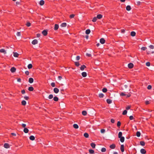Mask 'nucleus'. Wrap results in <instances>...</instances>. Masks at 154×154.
<instances>
[{
  "mask_svg": "<svg viewBox=\"0 0 154 154\" xmlns=\"http://www.w3.org/2000/svg\"><path fill=\"white\" fill-rule=\"evenodd\" d=\"M119 138H120V141L121 142L123 143L124 141L125 138L124 137H121Z\"/></svg>",
  "mask_w": 154,
  "mask_h": 154,
  "instance_id": "nucleus-16",
  "label": "nucleus"
},
{
  "mask_svg": "<svg viewBox=\"0 0 154 154\" xmlns=\"http://www.w3.org/2000/svg\"><path fill=\"white\" fill-rule=\"evenodd\" d=\"M122 132H119V134H118V137H119V138H120V137H122Z\"/></svg>",
  "mask_w": 154,
  "mask_h": 154,
  "instance_id": "nucleus-37",
  "label": "nucleus"
},
{
  "mask_svg": "<svg viewBox=\"0 0 154 154\" xmlns=\"http://www.w3.org/2000/svg\"><path fill=\"white\" fill-rule=\"evenodd\" d=\"M38 41L37 40L34 39L32 41V43L33 45H35L37 44L38 43Z\"/></svg>",
  "mask_w": 154,
  "mask_h": 154,
  "instance_id": "nucleus-5",
  "label": "nucleus"
},
{
  "mask_svg": "<svg viewBox=\"0 0 154 154\" xmlns=\"http://www.w3.org/2000/svg\"><path fill=\"white\" fill-rule=\"evenodd\" d=\"M13 55L14 57H18L19 54L17 52H14Z\"/></svg>",
  "mask_w": 154,
  "mask_h": 154,
  "instance_id": "nucleus-15",
  "label": "nucleus"
},
{
  "mask_svg": "<svg viewBox=\"0 0 154 154\" xmlns=\"http://www.w3.org/2000/svg\"><path fill=\"white\" fill-rule=\"evenodd\" d=\"M109 147L111 149H114L116 147V145L114 144H112L110 145Z\"/></svg>",
  "mask_w": 154,
  "mask_h": 154,
  "instance_id": "nucleus-8",
  "label": "nucleus"
},
{
  "mask_svg": "<svg viewBox=\"0 0 154 154\" xmlns=\"http://www.w3.org/2000/svg\"><path fill=\"white\" fill-rule=\"evenodd\" d=\"M87 112L86 111L84 110L82 111V114L83 116H86L87 114Z\"/></svg>",
  "mask_w": 154,
  "mask_h": 154,
  "instance_id": "nucleus-33",
  "label": "nucleus"
},
{
  "mask_svg": "<svg viewBox=\"0 0 154 154\" xmlns=\"http://www.w3.org/2000/svg\"><path fill=\"white\" fill-rule=\"evenodd\" d=\"M32 64H29L28 65V68L29 69H31L32 68Z\"/></svg>",
  "mask_w": 154,
  "mask_h": 154,
  "instance_id": "nucleus-32",
  "label": "nucleus"
},
{
  "mask_svg": "<svg viewBox=\"0 0 154 154\" xmlns=\"http://www.w3.org/2000/svg\"><path fill=\"white\" fill-rule=\"evenodd\" d=\"M21 93L23 94H24L25 93V91L24 90H23L21 91Z\"/></svg>",
  "mask_w": 154,
  "mask_h": 154,
  "instance_id": "nucleus-64",
  "label": "nucleus"
},
{
  "mask_svg": "<svg viewBox=\"0 0 154 154\" xmlns=\"http://www.w3.org/2000/svg\"><path fill=\"white\" fill-rule=\"evenodd\" d=\"M26 25L27 26L29 27L31 26V23L30 22H28Z\"/></svg>",
  "mask_w": 154,
  "mask_h": 154,
  "instance_id": "nucleus-49",
  "label": "nucleus"
},
{
  "mask_svg": "<svg viewBox=\"0 0 154 154\" xmlns=\"http://www.w3.org/2000/svg\"><path fill=\"white\" fill-rule=\"evenodd\" d=\"M146 47H143L141 48V50L142 51H145L146 49Z\"/></svg>",
  "mask_w": 154,
  "mask_h": 154,
  "instance_id": "nucleus-45",
  "label": "nucleus"
},
{
  "mask_svg": "<svg viewBox=\"0 0 154 154\" xmlns=\"http://www.w3.org/2000/svg\"><path fill=\"white\" fill-rule=\"evenodd\" d=\"M51 85L52 87H55V83H54V82H52V83H51Z\"/></svg>",
  "mask_w": 154,
  "mask_h": 154,
  "instance_id": "nucleus-52",
  "label": "nucleus"
},
{
  "mask_svg": "<svg viewBox=\"0 0 154 154\" xmlns=\"http://www.w3.org/2000/svg\"><path fill=\"white\" fill-rule=\"evenodd\" d=\"M104 96V94L103 93H100L99 94V97L100 98H102Z\"/></svg>",
  "mask_w": 154,
  "mask_h": 154,
  "instance_id": "nucleus-38",
  "label": "nucleus"
},
{
  "mask_svg": "<svg viewBox=\"0 0 154 154\" xmlns=\"http://www.w3.org/2000/svg\"><path fill=\"white\" fill-rule=\"evenodd\" d=\"M150 63L149 62H147L146 63V65L147 66H150Z\"/></svg>",
  "mask_w": 154,
  "mask_h": 154,
  "instance_id": "nucleus-50",
  "label": "nucleus"
},
{
  "mask_svg": "<svg viewBox=\"0 0 154 154\" xmlns=\"http://www.w3.org/2000/svg\"><path fill=\"white\" fill-rule=\"evenodd\" d=\"M54 91L55 93H57L59 91V90L57 88H54Z\"/></svg>",
  "mask_w": 154,
  "mask_h": 154,
  "instance_id": "nucleus-9",
  "label": "nucleus"
},
{
  "mask_svg": "<svg viewBox=\"0 0 154 154\" xmlns=\"http://www.w3.org/2000/svg\"><path fill=\"white\" fill-rule=\"evenodd\" d=\"M152 88V86L151 85H148L147 87V88L149 89L150 90Z\"/></svg>",
  "mask_w": 154,
  "mask_h": 154,
  "instance_id": "nucleus-53",
  "label": "nucleus"
},
{
  "mask_svg": "<svg viewBox=\"0 0 154 154\" xmlns=\"http://www.w3.org/2000/svg\"><path fill=\"white\" fill-rule=\"evenodd\" d=\"M60 26L62 27H65L66 26V23H63L61 24Z\"/></svg>",
  "mask_w": 154,
  "mask_h": 154,
  "instance_id": "nucleus-26",
  "label": "nucleus"
},
{
  "mask_svg": "<svg viewBox=\"0 0 154 154\" xmlns=\"http://www.w3.org/2000/svg\"><path fill=\"white\" fill-rule=\"evenodd\" d=\"M134 66L133 64L132 63H129L128 65V66L129 68H132Z\"/></svg>",
  "mask_w": 154,
  "mask_h": 154,
  "instance_id": "nucleus-6",
  "label": "nucleus"
},
{
  "mask_svg": "<svg viewBox=\"0 0 154 154\" xmlns=\"http://www.w3.org/2000/svg\"><path fill=\"white\" fill-rule=\"evenodd\" d=\"M22 126L24 128H26L25 127L26 126V124H22Z\"/></svg>",
  "mask_w": 154,
  "mask_h": 154,
  "instance_id": "nucleus-58",
  "label": "nucleus"
},
{
  "mask_svg": "<svg viewBox=\"0 0 154 154\" xmlns=\"http://www.w3.org/2000/svg\"><path fill=\"white\" fill-rule=\"evenodd\" d=\"M42 34L46 36L48 34L47 31L46 30H44L42 32Z\"/></svg>",
  "mask_w": 154,
  "mask_h": 154,
  "instance_id": "nucleus-4",
  "label": "nucleus"
},
{
  "mask_svg": "<svg viewBox=\"0 0 154 154\" xmlns=\"http://www.w3.org/2000/svg\"><path fill=\"white\" fill-rule=\"evenodd\" d=\"M91 146L93 148H94L95 147L96 145L94 143H91Z\"/></svg>",
  "mask_w": 154,
  "mask_h": 154,
  "instance_id": "nucleus-22",
  "label": "nucleus"
},
{
  "mask_svg": "<svg viewBox=\"0 0 154 154\" xmlns=\"http://www.w3.org/2000/svg\"><path fill=\"white\" fill-rule=\"evenodd\" d=\"M140 152L142 154H145L146 152V150L144 149H140Z\"/></svg>",
  "mask_w": 154,
  "mask_h": 154,
  "instance_id": "nucleus-1",
  "label": "nucleus"
},
{
  "mask_svg": "<svg viewBox=\"0 0 154 154\" xmlns=\"http://www.w3.org/2000/svg\"><path fill=\"white\" fill-rule=\"evenodd\" d=\"M97 17H95L93 18L92 21L93 22H95L97 21Z\"/></svg>",
  "mask_w": 154,
  "mask_h": 154,
  "instance_id": "nucleus-43",
  "label": "nucleus"
},
{
  "mask_svg": "<svg viewBox=\"0 0 154 154\" xmlns=\"http://www.w3.org/2000/svg\"><path fill=\"white\" fill-rule=\"evenodd\" d=\"M75 16V15L74 14H72L69 16V17L70 18H72L74 17Z\"/></svg>",
  "mask_w": 154,
  "mask_h": 154,
  "instance_id": "nucleus-48",
  "label": "nucleus"
},
{
  "mask_svg": "<svg viewBox=\"0 0 154 154\" xmlns=\"http://www.w3.org/2000/svg\"><path fill=\"white\" fill-rule=\"evenodd\" d=\"M120 95L122 96H124L126 95L124 93L122 92L121 93Z\"/></svg>",
  "mask_w": 154,
  "mask_h": 154,
  "instance_id": "nucleus-63",
  "label": "nucleus"
},
{
  "mask_svg": "<svg viewBox=\"0 0 154 154\" xmlns=\"http://www.w3.org/2000/svg\"><path fill=\"white\" fill-rule=\"evenodd\" d=\"M121 122L120 121H118L117 123V126L118 127H119L121 125Z\"/></svg>",
  "mask_w": 154,
  "mask_h": 154,
  "instance_id": "nucleus-46",
  "label": "nucleus"
},
{
  "mask_svg": "<svg viewBox=\"0 0 154 154\" xmlns=\"http://www.w3.org/2000/svg\"><path fill=\"white\" fill-rule=\"evenodd\" d=\"M106 102L108 104H110L112 102V100L110 99H107L106 100Z\"/></svg>",
  "mask_w": 154,
  "mask_h": 154,
  "instance_id": "nucleus-28",
  "label": "nucleus"
},
{
  "mask_svg": "<svg viewBox=\"0 0 154 154\" xmlns=\"http://www.w3.org/2000/svg\"><path fill=\"white\" fill-rule=\"evenodd\" d=\"M53 100L55 101H58L59 99L57 97L55 96L54 97Z\"/></svg>",
  "mask_w": 154,
  "mask_h": 154,
  "instance_id": "nucleus-30",
  "label": "nucleus"
},
{
  "mask_svg": "<svg viewBox=\"0 0 154 154\" xmlns=\"http://www.w3.org/2000/svg\"><path fill=\"white\" fill-rule=\"evenodd\" d=\"M106 150V149L105 148L103 147L101 149V151L102 152H105Z\"/></svg>",
  "mask_w": 154,
  "mask_h": 154,
  "instance_id": "nucleus-39",
  "label": "nucleus"
},
{
  "mask_svg": "<svg viewBox=\"0 0 154 154\" xmlns=\"http://www.w3.org/2000/svg\"><path fill=\"white\" fill-rule=\"evenodd\" d=\"M80 56H77L76 57V60H79L80 59Z\"/></svg>",
  "mask_w": 154,
  "mask_h": 154,
  "instance_id": "nucleus-59",
  "label": "nucleus"
},
{
  "mask_svg": "<svg viewBox=\"0 0 154 154\" xmlns=\"http://www.w3.org/2000/svg\"><path fill=\"white\" fill-rule=\"evenodd\" d=\"M89 152L91 154H92L94 153V151L92 149H90L89 150Z\"/></svg>",
  "mask_w": 154,
  "mask_h": 154,
  "instance_id": "nucleus-41",
  "label": "nucleus"
},
{
  "mask_svg": "<svg viewBox=\"0 0 154 154\" xmlns=\"http://www.w3.org/2000/svg\"><path fill=\"white\" fill-rule=\"evenodd\" d=\"M21 103L23 105H25L26 104V102L25 100H23L22 101Z\"/></svg>",
  "mask_w": 154,
  "mask_h": 154,
  "instance_id": "nucleus-35",
  "label": "nucleus"
},
{
  "mask_svg": "<svg viewBox=\"0 0 154 154\" xmlns=\"http://www.w3.org/2000/svg\"><path fill=\"white\" fill-rule=\"evenodd\" d=\"M45 3V2L44 0H41L39 2V4L40 5L42 6Z\"/></svg>",
  "mask_w": 154,
  "mask_h": 154,
  "instance_id": "nucleus-20",
  "label": "nucleus"
},
{
  "mask_svg": "<svg viewBox=\"0 0 154 154\" xmlns=\"http://www.w3.org/2000/svg\"><path fill=\"white\" fill-rule=\"evenodd\" d=\"M122 152H123L124 151V146L123 145H122L120 148Z\"/></svg>",
  "mask_w": 154,
  "mask_h": 154,
  "instance_id": "nucleus-12",
  "label": "nucleus"
},
{
  "mask_svg": "<svg viewBox=\"0 0 154 154\" xmlns=\"http://www.w3.org/2000/svg\"><path fill=\"white\" fill-rule=\"evenodd\" d=\"M33 79L32 78H30L29 79V82L31 84L33 82Z\"/></svg>",
  "mask_w": 154,
  "mask_h": 154,
  "instance_id": "nucleus-11",
  "label": "nucleus"
},
{
  "mask_svg": "<svg viewBox=\"0 0 154 154\" xmlns=\"http://www.w3.org/2000/svg\"><path fill=\"white\" fill-rule=\"evenodd\" d=\"M23 131L25 133H27L28 132L29 130L26 128H24L23 130Z\"/></svg>",
  "mask_w": 154,
  "mask_h": 154,
  "instance_id": "nucleus-18",
  "label": "nucleus"
},
{
  "mask_svg": "<svg viewBox=\"0 0 154 154\" xmlns=\"http://www.w3.org/2000/svg\"><path fill=\"white\" fill-rule=\"evenodd\" d=\"M28 90L30 91H32L34 90V88L30 86L29 87Z\"/></svg>",
  "mask_w": 154,
  "mask_h": 154,
  "instance_id": "nucleus-25",
  "label": "nucleus"
},
{
  "mask_svg": "<svg viewBox=\"0 0 154 154\" xmlns=\"http://www.w3.org/2000/svg\"><path fill=\"white\" fill-rule=\"evenodd\" d=\"M102 91L104 93H105L107 91V89L106 88H104L102 89Z\"/></svg>",
  "mask_w": 154,
  "mask_h": 154,
  "instance_id": "nucleus-42",
  "label": "nucleus"
},
{
  "mask_svg": "<svg viewBox=\"0 0 154 154\" xmlns=\"http://www.w3.org/2000/svg\"><path fill=\"white\" fill-rule=\"evenodd\" d=\"M53 97V95H52V94H51L49 95V96L48 97V98L50 99H52Z\"/></svg>",
  "mask_w": 154,
  "mask_h": 154,
  "instance_id": "nucleus-40",
  "label": "nucleus"
},
{
  "mask_svg": "<svg viewBox=\"0 0 154 154\" xmlns=\"http://www.w3.org/2000/svg\"><path fill=\"white\" fill-rule=\"evenodd\" d=\"M100 42L101 44H104L105 42V40L103 38H100Z\"/></svg>",
  "mask_w": 154,
  "mask_h": 154,
  "instance_id": "nucleus-3",
  "label": "nucleus"
},
{
  "mask_svg": "<svg viewBox=\"0 0 154 154\" xmlns=\"http://www.w3.org/2000/svg\"><path fill=\"white\" fill-rule=\"evenodd\" d=\"M136 35V33L134 31H132L131 32V35L132 36H134Z\"/></svg>",
  "mask_w": 154,
  "mask_h": 154,
  "instance_id": "nucleus-19",
  "label": "nucleus"
},
{
  "mask_svg": "<svg viewBox=\"0 0 154 154\" xmlns=\"http://www.w3.org/2000/svg\"><path fill=\"white\" fill-rule=\"evenodd\" d=\"M127 111L126 110H125L123 111V112L122 113V114L123 115H125L127 114Z\"/></svg>",
  "mask_w": 154,
  "mask_h": 154,
  "instance_id": "nucleus-44",
  "label": "nucleus"
},
{
  "mask_svg": "<svg viewBox=\"0 0 154 154\" xmlns=\"http://www.w3.org/2000/svg\"><path fill=\"white\" fill-rule=\"evenodd\" d=\"M140 144L142 146H144L145 145V143L143 141H141L140 142Z\"/></svg>",
  "mask_w": 154,
  "mask_h": 154,
  "instance_id": "nucleus-34",
  "label": "nucleus"
},
{
  "mask_svg": "<svg viewBox=\"0 0 154 154\" xmlns=\"http://www.w3.org/2000/svg\"><path fill=\"white\" fill-rule=\"evenodd\" d=\"M149 48L151 49H153L154 48V46L152 45H150L149 46Z\"/></svg>",
  "mask_w": 154,
  "mask_h": 154,
  "instance_id": "nucleus-51",
  "label": "nucleus"
},
{
  "mask_svg": "<svg viewBox=\"0 0 154 154\" xmlns=\"http://www.w3.org/2000/svg\"><path fill=\"white\" fill-rule=\"evenodd\" d=\"M17 35L19 36H20L21 35V33L20 32H18L16 34Z\"/></svg>",
  "mask_w": 154,
  "mask_h": 154,
  "instance_id": "nucleus-54",
  "label": "nucleus"
},
{
  "mask_svg": "<svg viewBox=\"0 0 154 154\" xmlns=\"http://www.w3.org/2000/svg\"><path fill=\"white\" fill-rule=\"evenodd\" d=\"M16 68L14 67H11L10 69L12 73L15 72L16 71Z\"/></svg>",
  "mask_w": 154,
  "mask_h": 154,
  "instance_id": "nucleus-2",
  "label": "nucleus"
},
{
  "mask_svg": "<svg viewBox=\"0 0 154 154\" xmlns=\"http://www.w3.org/2000/svg\"><path fill=\"white\" fill-rule=\"evenodd\" d=\"M86 67V66L84 65H83L81 66L80 69L81 70L83 71L84 70V69Z\"/></svg>",
  "mask_w": 154,
  "mask_h": 154,
  "instance_id": "nucleus-13",
  "label": "nucleus"
},
{
  "mask_svg": "<svg viewBox=\"0 0 154 154\" xmlns=\"http://www.w3.org/2000/svg\"><path fill=\"white\" fill-rule=\"evenodd\" d=\"M126 9L128 11H130L131 10V7L130 6L128 5L126 7Z\"/></svg>",
  "mask_w": 154,
  "mask_h": 154,
  "instance_id": "nucleus-17",
  "label": "nucleus"
},
{
  "mask_svg": "<svg viewBox=\"0 0 154 154\" xmlns=\"http://www.w3.org/2000/svg\"><path fill=\"white\" fill-rule=\"evenodd\" d=\"M24 98L25 100H27L28 99L29 97L27 96H25L24 97Z\"/></svg>",
  "mask_w": 154,
  "mask_h": 154,
  "instance_id": "nucleus-62",
  "label": "nucleus"
},
{
  "mask_svg": "<svg viewBox=\"0 0 154 154\" xmlns=\"http://www.w3.org/2000/svg\"><path fill=\"white\" fill-rule=\"evenodd\" d=\"M111 122L112 123H114L115 122V120L113 119H111Z\"/></svg>",
  "mask_w": 154,
  "mask_h": 154,
  "instance_id": "nucleus-61",
  "label": "nucleus"
},
{
  "mask_svg": "<svg viewBox=\"0 0 154 154\" xmlns=\"http://www.w3.org/2000/svg\"><path fill=\"white\" fill-rule=\"evenodd\" d=\"M102 17V15L100 14H99L97 15V18L98 19H100Z\"/></svg>",
  "mask_w": 154,
  "mask_h": 154,
  "instance_id": "nucleus-23",
  "label": "nucleus"
},
{
  "mask_svg": "<svg viewBox=\"0 0 154 154\" xmlns=\"http://www.w3.org/2000/svg\"><path fill=\"white\" fill-rule=\"evenodd\" d=\"M129 118H130V119L131 120H133V119H134V117H133V116H131L130 117H129Z\"/></svg>",
  "mask_w": 154,
  "mask_h": 154,
  "instance_id": "nucleus-60",
  "label": "nucleus"
},
{
  "mask_svg": "<svg viewBox=\"0 0 154 154\" xmlns=\"http://www.w3.org/2000/svg\"><path fill=\"white\" fill-rule=\"evenodd\" d=\"M25 73L26 75H28L29 73V72L28 71H26L25 72Z\"/></svg>",
  "mask_w": 154,
  "mask_h": 154,
  "instance_id": "nucleus-57",
  "label": "nucleus"
},
{
  "mask_svg": "<svg viewBox=\"0 0 154 154\" xmlns=\"http://www.w3.org/2000/svg\"><path fill=\"white\" fill-rule=\"evenodd\" d=\"M0 52L1 53H3L4 54H6V51L4 49H1L0 50Z\"/></svg>",
  "mask_w": 154,
  "mask_h": 154,
  "instance_id": "nucleus-10",
  "label": "nucleus"
},
{
  "mask_svg": "<svg viewBox=\"0 0 154 154\" xmlns=\"http://www.w3.org/2000/svg\"><path fill=\"white\" fill-rule=\"evenodd\" d=\"M82 75L83 77H85L87 76V74L85 72H83L82 73Z\"/></svg>",
  "mask_w": 154,
  "mask_h": 154,
  "instance_id": "nucleus-14",
  "label": "nucleus"
},
{
  "mask_svg": "<svg viewBox=\"0 0 154 154\" xmlns=\"http://www.w3.org/2000/svg\"><path fill=\"white\" fill-rule=\"evenodd\" d=\"M91 32V31L90 29H87L85 31V33L86 34H89Z\"/></svg>",
  "mask_w": 154,
  "mask_h": 154,
  "instance_id": "nucleus-27",
  "label": "nucleus"
},
{
  "mask_svg": "<svg viewBox=\"0 0 154 154\" xmlns=\"http://www.w3.org/2000/svg\"><path fill=\"white\" fill-rule=\"evenodd\" d=\"M4 147L5 148H8L10 147L8 143H5L4 144Z\"/></svg>",
  "mask_w": 154,
  "mask_h": 154,
  "instance_id": "nucleus-7",
  "label": "nucleus"
},
{
  "mask_svg": "<svg viewBox=\"0 0 154 154\" xmlns=\"http://www.w3.org/2000/svg\"><path fill=\"white\" fill-rule=\"evenodd\" d=\"M58 28H59L58 25L57 24H55L54 25V29L55 30H57L58 29Z\"/></svg>",
  "mask_w": 154,
  "mask_h": 154,
  "instance_id": "nucleus-24",
  "label": "nucleus"
},
{
  "mask_svg": "<svg viewBox=\"0 0 154 154\" xmlns=\"http://www.w3.org/2000/svg\"><path fill=\"white\" fill-rule=\"evenodd\" d=\"M86 55L88 57H91V55L90 54L86 53Z\"/></svg>",
  "mask_w": 154,
  "mask_h": 154,
  "instance_id": "nucleus-56",
  "label": "nucleus"
},
{
  "mask_svg": "<svg viewBox=\"0 0 154 154\" xmlns=\"http://www.w3.org/2000/svg\"><path fill=\"white\" fill-rule=\"evenodd\" d=\"M73 127L75 129H77L79 128V126L78 125L75 124L73 125Z\"/></svg>",
  "mask_w": 154,
  "mask_h": 154,
  "instance_id": "nucleus-29",
  "label": "nucleus"
},
{
  "mask_svg": "<svg viewBox=\"0 0 154 154\" xmlns=\"http://www.w3.org/2000/svg\"><path fill=\"white\" fill-rule=\"evenodd\" d=\"M136 136L139 137L140 136V131H137L136 133Z\"/></svg>",
  "mask_w": 154,
  "mask_h": 154,
  "instance_id": "nucleus-36",
  "label": "nucleus"
},
{
  "mask_svg": "<svg viewBox=\"0 0 154 154\" xmlns=\"http://www.w3.org/2000/svg\"><path fill=\"white\" fill-rule=\"evenodd\" d=\"M75 65L77 66H79L80 64L79 62H75Z\"/></svg>",
  "mask_w": 154,
  "mask_h": 154,
  "instance_id": "nucleus-47",
  "label": "nucleus"
},
{
  "mask_svg": "<svg viewBox=\"0 0 154 154\" xmlns=\"http://www.w3.org/2000/svg\"><path fill=\"white\" fill-rule=\"evenodd\" d=\"M29 139L32 140H35V138L34 136L33 135H31L29 137Z\"/></svg>",
  "mask_w": 154,
  "mask_h": 154,
  "instance_id": "nucleus-21",
  "label": "nucleus"
},
{
  "mask_svg": "<svg viewBox=\"0 0 154 154\" xmlns=\"http://www.w3.org/2000/svg\"><path fill=\"white\" fill-rule=\"evenodd\" d=\"M101 133H104L105 132V130L104 129H101L100 131Z\"/></svg>",
  "mask_w": 154,
  "mask_h": 154,
  "instance_id": "nucleus-55",
  "label": "nucleus"
},
{
  "mask_svg": "<svg viewBox=\"0 0 154 154\" xmlns=\"http://www.w3.org/2000/svg\"><path fill=\"white\" fill-rule=\"evenodd\" d=\"M84 136L86 138H88L89 137V135L87 133H85L84 134Z\"/></svg>",
  "mask_w": 154,
  "mask_h": 154,
  "instance_id": "nucleus-31",
  "label": "nucleus"
}]
</instances>
